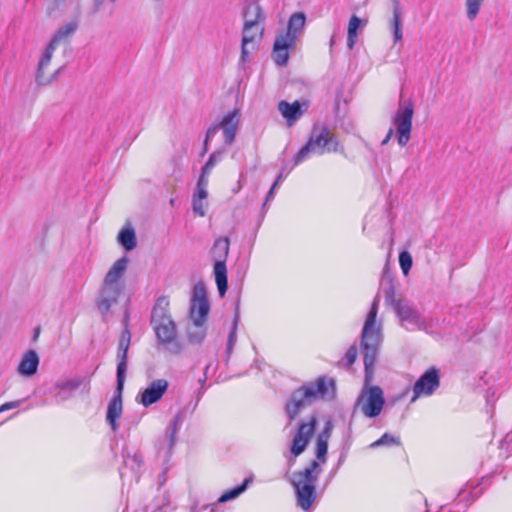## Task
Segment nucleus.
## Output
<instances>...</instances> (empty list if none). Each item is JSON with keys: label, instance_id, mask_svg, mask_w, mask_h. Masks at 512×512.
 Instances as JSON below:
<instances>
[{"label": "nucleus", "instance_id": "obj_1", "mask_svg": "<svg viewBox=\"0 0 512 512\" xmlns=\"http://www.w3.org/2000/svg\"><path fill=\"white\" fill-rule=\"evenodd\" d=\"M336 396V383L333 378L320 376L314 382L295 389L285 403L289 421H293L307 406L319 399L333 400Z\"/></svg>", "mask_w": 512, "mask_h": 512}, {"label": "nucleus", "instance_id": "obj_2", "mask_svg": "<svg viewBox=\"0 0 512 512\" xmlns=\"http://www.w3.org/2000/svg\"><path fill=\"white\" fill-rule=\"evenodd\" d=\"M379 301V296H375L361 332L360 346L363 354L366 383L371 380L374 374L379 347L383 339L382 325L376 321Z\"/></svg>", "mask_w": 512, "mask_h": 512}, {"label": "nucleus", "instance_id": "obj_3", "mask_svg": "<svg viewBox=\"0 0 512 512\" xmlns=\"http://www.w3.org/2000/svg\"><path fill=\"white\" fill-rule=\"evenodd\" d=\"M344 152V147L337 136L331 133L326 124L316 123L313 125L310 137L306 144L294 157V166L309 159L311 155H323L325 153Z\"/></svg>", "mask_w": 512, "mask_h": 512}, {"label": "nucleus", "instance_id": "obj_4", "mask_svg": "<svg viewBox=\"0 0 512 512\" xmlns=\"http://www.w3.org/2000/svg\"><path fill=\"white\" fill-rule=\"evenodd\" d=\"M168 307V299L161 296L156 300L151 312L150 324L161 344L173 343L177 337L176 324L169 314Z\"/></svg>", "mask_w": 512, "mask_h": 512}, {"label": "nucleus", "instance_id": "obj_5", "mask_svg": "<svg viewBox=\"0 0 512 512\" xmlns=\"http://www.w3.org/2000/svg\"><path fill=\"white\" fill-rule=\"evenodd\" d=\"M384 404L383 390L379 386L365 385L355 401L353 413L361 412L367 418H375L380 415Z\"/></svg>", "mask_w": 512, "mask_h": 512}, {"label": "nucleus", "instance_id": "obj_6", "mask_svg": "<svg viewBox=\"0 0 512 512\" xmlns=\"http://www.w3.org/2000/svg\"><path fill=\"white\" fill-rule=\"evenodd\" d=\"M229 238L220 237L215 240L211 255L214 260V276L219 295L223 297L228 289L226 259L229 252Z\"/></svg>", "mask_w": 512, "mask_h": 512}, {"label": "nucleus", "instance_id": "obj_7", "mask_svg": "<svg viewBox=\"0 0 512 512\" xmlns=\"http://www.w3.org/2000/svg\"><path fill=\"white\" fill-rule=\"evenodd\" d=\"M121 361L117 363V371H116V391L113 398L110 400L107 413H106V421L110 425L113 432L118 430V419L122 414V391L124 388V382L126 377L125 367V356L124 352L121 354Z\"/></svg>", "mask_w": 512, "mask_h": 512}, {"label": "nucleus", "instance_id": "obj_8", "mask_svg": "<svg viewBox=\"0 0 512 512\" xmlns=\"http://www.w3.org/2000/svg\"><path fill=\"white\" fill-rule=\"evenodd\" d=\"M78 28V24L76 21H71L62 27H60L56 33L51 38L50 42L46 46L40 60L38 63V69L36 74V80L39 84H45L43 80L44 69L50 64L53 53L59 43L65 41L71 35L75 33Z\"/></svg>", "mask_w": 512, "mask_h": 512}, {"label": "nucleus", "instance_id": "obj_9", "mask_svg": "<svg viewBox=\"0 0 512 512\" xmlns=\"http://www.w3.org/2000/svg\"><path fill=\"white\" fill-rule=\"evenodd\" d=\"M413 114L414 107L412 102H400L399 107L392 118L397 143L400 147H405L410 141Z\"/></svg>", "mask_w": 512, "mask_h": 512}, {"label": "nucleus", "instance_id": "obj_10", "mask_svg": "<svg viewBox=\"0 0 512 512\" xmlns=\"http://www.w3.org/2000/svg\"><path fill=\"white\" fill-rule=\"evenodd\" d=\"M317 425L316 415L309 416L298 423L297 430L291 441L290 452L294 457L301 455L307 448L311 437L315 433Z\"/></svg>", "mask_w": 512, "mask_h": 512}, {"label": "nucleus", "instance_id": "obj_11", "mask_svg": "<svg viewBox=\"0 0 512 512\" xmlns=\"http://www.w3.org/2000/svg\"><path fill=\"white\" fill-rule=\"evenodd\" d=\"M440 386V370L436 367L427 369L414 383L411 402L418 398L429 397L435 393Z\"/></svg>", "mask_w": 512, "mask_h": 512}, {"label": "nucleus", "instance_id": "obj_12", "mask_svg": "<svg viewBox=\"0 0 512 512\" xmlns=\"http://www.w3.org/2000/svg\"><path fill=\"white\" fill-rule=\"evenodd\" d=\"M491 484V477L485 476L477 480H469L459 491L455 498V506L466 508L476 499H478L483 491Z\"/></svg>", "mask_w": 512, "mask_h": 512}, {"label": "nucleus", "instance_id": "obj_13", "mask_svg": "<svg viewBox=\"0 0 512 512\" xmlns=\"http://www.w3.org/2000/svg\"><path fill=\"white\" fill-rule=\"evenodd\" d=\"M393 310L407 330L415 331L420 329H429L425 324V317H423L408 301L403 300L402 302H397Z\"/></svg>", "mask_w": 512, "mask_h": 512}, {"label": "nucleus", "instance_id": "obj_14", "mask_svg": "<svg viewBox=\"0 0 512 512\" xmlns=\"http://www.w3.org/2000/svg\"><path fill=\"white\" fill-rule=\"evenodd\" d=\"M210 305L206 294L205 286L201 283L196 284L193 288V296L190 306V317L192 321L205 323Z\"/></svg>", "mask_w": 512, "mask_h": 512}, {"label": "nucleus", "instance_id": "obj_15", "mask_svg": "<svg viewBox=\"0 0 512 512\" xmlns=\"http://www.w3.org/2000/svg\"><path fill=\"white\" fill-rule=\"evenodd\" d=\"M121 456L123 458L124 466L119 469L120 477L122 479H124V477H125L124 469L129 468L133 474L135 481L138 482L140 473H141V469L144 464L142 454L135 447L125 446L121 451Z\"/></svg>", "mask_w": 512, "mask_h": 512}, {"label": "nucleus", "instance_id": "obj_16", "mask_svg": "<svg viewBox=\"0 0 512 512\" xmlns=\"http://www.w3.org/2000/svg\"><path fill=\"white\" fill-rule=\"evenodd\" d=\"M169 383L165 379L153 380L143 391L137 395V401L144 407L157 403L165 394Z\"/></svg>", "mask_w": 512, "mask_h": 512}, {"label": "nucleus", "instance_id": "obj_17", "mask_svg": "<svg viewBox=\"0 0 512 512\" xmlns=\"http://www.w3.org/2000/svg\"><path fill=\"white\" fill-rule=\"evenodd\" d=\"M241 117V111L234 109L226 113L221 121L216 124L218 130H222L223 140L226 145H232L235 141L239 122Z\"/></svg>", "mask_w": 512, "mask_h": 512}, {"label": "nucleus", "instance_id": "obj_18", "mask_svg": "<svg viewBox=\"0 0 512 512\" xmlns=\"http://www.w3.org/2000/svg\"><path fill=\"white\" fill-rule=\"evenodd\" d=\"M121 291V286H112L102 283L96 300V305L103 316H106L111 307L117 303Z\"/></svg>", "mask_w": 512, "mask_h": 512}, {"label": "nucleus", "instance_id": "obj_19", "mask_svg": "<svg viewBox=\"0 0 512 512\" xmlns=\"http://www.w3.org/2000/svg\"><path fill=\"white\" fill-rule=\"evenodd\" d=\"M264 34V25H254L249 28V31L245 30V25H243L242 30V40H241V56L240 61L245 63L248 58L249 49L248 46L251 45L252 49H255L259 43L261 42Z\"/></svg>", "mask_w": 512, "mask_h": 512}, {"label": "nucleus", "instance_id": "obj_20", "mask_svg": "<svg viewBox=\"0 0 512 512\" xmlns=\"http://www.w3.org/2000/svg\"><path fill=\"white\" fill-rule=\"evenodd\" d=\"M309 105L308 100H296L293 103L282 100L278 103V110L286 119L288 126H292L308 110Z\"/></svg>", "mask_w": 512, "mask_h": 512}, {"label": "nucleus", "instance_id": "obj_21", "mask_svg": "<svg viewBox=\"0 0 512 512\" xmlns=\"http://www.w3.org/2000/svg\"><path fill=\"white\" fill-rule=\"evenodd\" d=\"M295 42L293 37L278 34L273 44L272 58L279 66H285L289 60V49Z\"/></svg>", "mask_w": 512, "mask_h": 512}, {"label": "nucleus", "instance_id": "obj_22", "mask_svg": "<svg viewBox=\"0 0 512 512\" xmlns=\"http://www.w3.org/2000/svg\"><path fill=\"white\" fill-rule=\"evenodd\" d=\"M380 290L384 293L386 303L392 308L396 306L397 302L403 301L402 299H396L395 285L388 263L384 265L382 270Z\"/></svg>", "mask_w": 512, "mask_h": 512}, {"label": "nucleus", "instance_id": "obj_23", "mask_svg": "<svg viewBox=\"0 0 512 512\" xmlns=\"http://www.w3.org/2000/svg\"><path fill=\"white\" fill-rule=\"evenodd\" d=\"M39 364L40 359L37 352L29 349L22 355L17 366V372L23 377H32L37 373Z\"/></svg>", "mask_w": 512, "mask_h": 512}, {"label": "nucleus", "instance_id": "obj_24", "mask_svg": "<svg viewBox=\"0 0 512 512\" xmlns=\"http://www.w3.org/2000/svg\"><path fill=\"white\" fill-rule=\"evenodd\" d=\"M243 19L245 30L248 32L251 26L264 25L265 15L257 2H249L244 7Z\"/></svg>", "mask_w": 512, "mask_h": 512}, {"label": "nucleus", "instance_id": "obj_25", "mask_svg": "<svg viewBox=\"0 0 512 512\" xmlns=\"http://www.w3.org/2000/svg\"><path fill=\"white\" fill-rule=\"evenodd\" d=\"M127 265L128 258L126 256L118 259L106 273L103 283L112 286H120L119 280L124 275Z\"/></svg>", "mask_w": 512, "mask_h": 512}, {"label": "nucleus", "instance_id": "obj_26", "mask_svg": "<svg viewBox=\"0 0 512 512\" xmlns=\"http://www.w3.org/2000/svg\"><path fill=\"white\" fill-rule=\"evenodd\" d=\"M320 472L319 463L313 460L303 471L294 474L293 483L315 485Z\"/></svg>", "mask_w": 512, "mask_h": 512}, {"label": "nucleus", "instance_id": "obj_27", "mask_svg": "<svg viewBox=\"0 0 512 512\" xmlns=\"http://www.w3.org/2000/svg\"><path fill=\"white\" fill-rule=\"evenodd\" d=\"M297 492V502L301 509L308 510L315 499V485L293 483Z\"/></svg>", "mask_w": 512, "mask_h": 512}, {"label": "nucleus", "instance_id": "obj_28", "mask_svg": "<svg viewBox=\"0 0 512 512\" xmlns=\"http://www.w3.org/2000/svg\"><path fill=\"white\" fill-rule=\"evenodd\" d=\"M85 379L82 377H74L65 380H58L55 383V388L59 390L58 395L62 400L67 399L74 391H76Z\"/></svg>", "mask_w": 512, "mask_h": 512}, {"label": "nucleus", "instance_id": "obj_29", "mask_svg": "<svg viewBox=\"0 0 512 512\" xmlns=\"http://www.w3.org/2000/svg\"><path fill=\"white\" fill-rule=\"evenodd\" d=\"M122 322L124 325V329L121 333L119 343H118L117 362L120 363V361H121L120 357L124 351L125 367H127L128 350H129L130 341H131V333L129 330V315L128 314H125Z\"/></svg>", "mask_w": 512, "mask_h": 512}, {"label": "nucleus", "instance_id": "obj_30", "mask_svg": "<svg viewBox=\"0 0 512 512\" xmlns=\"http://www.w3.org/2000/svg\"><path fill=\"white\" fill-rule=\"evenodd\" d=\"M306 16L303 12L293 13L287 24V31L285 33H281L280 35H288L289 37H293V41H296L298 34L302 31L305 26Z\"/></svg>", "mask_w": 512, "mask_h": 512}, {"label": "nucleus", "instance_id": "obj_31", "mask_svg": "<svg viewBox=\"0 0 512 512\" xmlns=\"http://www.w3.org/2000/svg\"><path fill=\"white\" fill-rule=\"evenodd\" d=\"M181 421H182V415L179 412L173 417V419L171 420V422L167 428V431H166V441H167L166 458H167V460L170 458V456L172 454V450H173L175 442H176V434L179 430Z\"/></svg>", "mask_w": 512, "mask_h": 512}, {"label": "nucleus", "instance_id": "obj_32", "mask_svg": "<svg viewBox=\"0 0 512 512\" xmlns=\"http://www.w3.org/2000/svg\"><path fill=\"white\" fill-rule=\"evenodd\" d=\"M117 240L126 251H132L137 246L136 234L131 226L122 228L118 233Z\"/></svg>", "mask_w": 512, "mask_h": 512}, {"label": "nucleus", "instance_id": "obj_33", "mask_svg": "<svg viewBox=\"0 0 512 512\" xmlns=\"http://www.w3.org/2000/svg\"><path fill=\"white\" fill-rule=\"evenodd\" d=\"M192 326L189 327L187 337L190 343L198 344L201 343L206 337L205 323H199L192 321Z\"/></svg>", "mask_w": 512, "mask_h": 512}, {"label": "nucleus", "instance_id": "obj_34", "mask_svg": "<svg viewBox=\"0 0 512 512\" xmlns=\"http://www.w3.org/2000/svg\"><path fill=\"white\" fill-rule=\"evenodd\" d=\"M362 27V20L356 15H352L348 25L347 46L349 47V49H353V47L355 46L358 31L362 29Z\"/></svg>", "mask_w": 512, "mask_h": 512}, {"label": "nucleus", "instance_id": "obj_35", "mask_svg": "<svg viewBox=\"0 0 512 512\" xmlns=\"http://www.w3.org/2000/svg\"><path fill=\"white\" fill-rule=\"evenodd\" d=\"M249 482L250 479L246 478L241 484L231 489H228L221 496H219V498L217 499V503H226L228 501L236 499L247 489Z\"/></svg>", "mask_w": 512, "mask_h": 512}, {"label": "nucleus", "instance_id": "obj_36", "mask_svg": "<svg viewBox=\"0 0 512 512\" xmlns=\"http://www.w3.org/2000/svg\"><path fill=\"white\" fill-rule=\"evenodd\" d=\"M249 482L250 479L246 478L241 484L231 489H228L221 496H219V498L217 499V503H226L228 501L236 499L247 489Z\"/></svg>", "mask_w": 512, "mask_h": 512}, {"label": "nucleus", "instance_id": "obj_37", "mask_svg": "<svg viewBox=\"0 0 512 512\" xmlns=\"http://www.w3.org/2000/svg\"><path fill=\"white\" fill-rule=\"evenodd\" d=\"M239 319H240L239 312H238V310H236V312L234 314V318H233L232 327L230 329V332H229V335H228V339H227L226 361L229 360V358H230V356L232 354V351H233V347H234V345L236 343V340H237L236 333H237V327H238Z\"/></svg>", "mask_w": 512, "mask_h": 512}, {"label": "nucleus", "instance_id": "obj_38", "mask_svg": "<svg viewBox=\"0 0 512 512\" xmlns=\"http://www.w3.org/2000/svg\"><path fill=\"white\" fill-rule=\"evenodd\" d=\"M400 445H401L400 437L394 436L390 433H384L378 440H376L370 444V448L375 449V448H378L381 446L391 447V446H400Z\"/></svg>", "mask_w": 512, "mask_h": 512}, {"label": "nucleus", "instance_id": "obj_39", "mask_svg": "<svg viewBox=\"0 0 512 512\" xmlns=\"http://www.w3.org/2000/svg\"><path fill=\"white\" fill-rule=\"evenodd\" d=\"M391 28H392V32H393L394 42L400 41L402 39V30H401L400 12L398 9L397 2H395V5H394Z\"/></svg>", "mask_w": 512, "mask_h": 512}, {"label": "nucleus", "instance_id": "obj_40", "mask_svg": "<svg viewBox=\"0 0 512 512\" xmlns=\"http://www.w3.org/2000/svg\"><path fill=\"white\" fill-rule=\"evenodd\" d=\"M484 0H465L466 16L473 21L479 14L481 5Z\"/></svg>", "mask_w": 512, "mask_h": 512}, {"label": "nucleus", "instance_id": "obj_41", "mask_svg": "<svg viewBox=\"0 0 512 512\" xmlns=\"http://www.w3.org/2000/svg\"><path fill=\"white\" fill-rule=\"evenodd\" d=\"M412 264H413V259H412L411 254L406 250L401 251L399 253V265H400V268L405 276H407L408 273L410 272Z\"/></svg>", "mask_w": 512, "mask_h": 512}, {"label": "nucleus", "instance_id": "obj_42", "mask_svg": "<svg viewBox=\"0 0 512 512\" xmlns=\"http://www.w3.org/2000/svg\"><path fill=\"white\" fill-rule=\"evenodd\" d=\"M223 154V150L214 151L213 153L210 154L209 158L207 159L206 163L203 165L202 168L204 170L211 172L215 165L221 161Z\"/></svg>", "mask_w": 512, "mask_h": 512}, {"label": "nucleus", "instance_id": "obj_43", "mask_svg": "<svg viewBox=\"0 0 512 512\" xmlns=\"http://www.w3.org/2000/svg\"><path fill=\"white\" fill-rule=\"evenodd\" d=\"M328 451V441L317 439L316 440V458L321 462H326Z\"/></svg>", "mask_w": 512, "mask_h": 512}, {"label": "nucleus", "instance_id": "obj_44", "mask_svg": "<svg viewBox=\"0 0 512 512\" xmlns=\"http://www.w3.org/2000/svg\"><path fill=\"white\" fill-rule=\"evenodd\" d=\"M204 199H199V198H192V208H193V212L196 214V215H199L201 217L205 216V203H204Z\"/></svg>", "mask_w": 512, "mask_h": 512}, {"label": "nucleus", "instance_id": "obj_45", "mask_svg": "<svg viewBox=\"0 0 512 512\" xmlns=\"http://www.w3.org/2000/svg\"><path fill=\"white\" fill-rule=\"evenodd\" d=\"M332 429H333V424H332L331 420L326 421L325 426H324L323 430L320 432V434L318 435L317 439L329 441Z\"/></svg>", "mask_w": 512, "mask_h": 512}, {"label": "nucleus", "instance_id": "obj_46", "mask_svg": "<svg viewBox=\"0 0 512 512\" xmlns=\"http://www.w3.org/2000/svg\"><path fill=\"white\" fill-rule=\"evenodd\" d=\"M210 173H211L210 171H207V170H204L203 168H201V173L198 178L196 187L207 188Z\"/></svg>", "mask_w": 512, "mask_h": 512}, {"label": "nucleus", "instance_id": "obj_47", "mask_svg": "<svg viewBox=\"0 0 512 512\" xmlns=\"http://www.w3.org/2000/svg\"><path fill=\"white\" fill-rule=\"evenodd\" d=\"M425 324L428 326L429 329H423L426 333L429 334H435L437 333V326H438V320L434 318H426L425 317Z\"/></svg>", "mask_w": 512, "mask_h": 512}, {"label": "nucleus", "instance_id": "obj_48", "mask_svg": "<svg viewBox=\"0 0 512 512\" xmlns=\"http://www.w3.org/2000/svg\"><path fill=\"white\" fill-rule=\"evenodd\" d=\"M357 358V348L352 345L345 353V359L348 365H352Z\"/></svg>", "mask_w": 512, "mask_h": 512}, {"label": "nucleus", "instance_id": "obj_49", "mask_svg": "<svg viewBox=\"0 0 512 512\" xmlns=\"http://www.w3.org/2000/svg\"><path fill=\"white\" fill-rule=\"evenodd\" d=\"M208 196L207 188L196 187L192 198L206 199Z\"/></svg>", "mask_w": 512, "mask_h": 512}, {"label": "nucleus", "instance_id": "obj_50", "mask_svg": "<svg viewBox=\"0 0 512 512\" xmlns=\"http://www.w3.org/2000/svg\"><path fill=\"white\" fill-rule=\"evenodd\" d=\"M217 131H218V129L216 127V124L210 126L207 129L206 137H205V141H204L205 146L207 145L208 141L216 134Z\"/></svg>", "mask_w": 512, "mask_h": 512}, {"label": "nucleus", "instance_id": "obj_51", "mask_svg": "<svg viewBox=\"0 0 512 512\" xmlns=\"http://www.w3.org/2000/svg\"><path fill=\"white\" fill-rule=\"evenodd\" d=\"M20 405V401H11L4 403L0 406V413L9 409L17 408Z\"/></svg>", "mask_w": 512, "mask_h": 512}, {"label": "nucleus", "instance_id": "obj_52", "mask_svg": "<svg viewBox=\"0 0 512 512\" xmlns=\"http://www.w3.org/2000/svg\"><path fill=\"white\" fill-rule=\"evenodd\" d=\"M275 189L276 188H273V186H271L270 190L268 191L266 199H265V202L263 203V206H262V212L263 213H265V211H266V204H267V202L270 201L273 198L274 190Z\"/></svg>", "mask_w": 512, "mask_h": 512}, {"label": "nucleus", "instance_id": "obj_53", "mask_svg": "<svg viewBox=\"0 0 512 512\" xmlns=\"http://www.w3.org/2000/svg\"><path fill=\"white\" fill-rule=\"evenodd\" d=\"M106 0H94L93 2V10L94 12H98L102 5L104 4ZM110 2H115L116 0H109Z\"/></svg>", "mask_w": 512, "mask_h": 512}, {"label": "nucleus", "instance_id": "obj_54", "mask_svg": "<svg viewBox=\"0 0 512 512\" xmlns=\"http://www.w3.org/2000/svg\"><path fill=\"white\" fill-rule=\"evenodd\" d=\"M393 134H394V129H393V128H390V129L388 130V132H387L386 137L382 140L381 145H382V146L386 145V144L390 141V139H391V137L393 136Z\"/></svg>", "mask_w": 512, "mask_h": 512}, {"label": "nucleus", "instance_id": "obj_55", "mask_svg": "<svg viewBox=\"0 0 512 512\" xmlns=\"http://www.w3.org/2000/svg\"><path fill=\"white\" fill-rule=\"evenodd\" d=\"M285 175H284V172L281 171L278 176L276 177L274 183L272 184L273 188H276L281 182L282 180L284 179Z\"/></svg>", "mask_w": 512, "mask_h": 512}, {"label": "nucleus", "instance_id": "obj_56", "mask_svg": "<svg viewBox=\"0 0 512 512\" xmlns=\"http://www.w3.org/2000/svg\"><path fill=\"white\" fill-rule=\"evenodd\" d=\"M209 368H210V364H208V365H206V366H205V369H204V377L199 379V382H200L202 385L205 383V381H206V379H207V372H208Z\"/></svg>", "mask_w": 512, "mask_h": 512}, {"label": "nucleus", "instance_id": "obj_57", "mask_svg": "<svg viewBox=\"0 0 512 512\" xmlns=\"http://www.w3.org/2000/svg\"><path fill=\"white\" fill-rule=\"evenodd\" d=\"M504 440H505L506 442H508V441H512V437H511L509 434H507V435L505 436Z\"/></svg>", "mask_w": 512, "mask_h": 512}, {"label": "nucleus", "instance_id": "obj_58", "mask_svg": "<svg viewBox=\"0 0 512 512\" xmlns=\"http://www.w3.org/2000/svg\"><path fill=\"white\" fill-rule=\"evenodd\" d=\"M61 69H62V68H59V69H57V70L55 71V73H54V77H56V76L60 73Z\"/></svg>", "mask_w": 512, "mask_h": 512}, {"label": "nucleus", "instance_id": "obj_59", "mask_svg": "<svg viewBox=\"0 0 512 512\" xmlns=\"http://www.w3.org/2000/svg\"><path fill=\"white\" fill-rule=\"evenodd\" d=\"M334 43V36L331 38L330 45L332 46Z\"/></svg>", "mask_w": 512, "mask_h": 512}, {"label": "nucleus", "instance_id": "obj_60", "mask_svg": "<svg viewBox=\"0 0 512 512\" xmlns=\"http://www.w3.org/2000/svg\"><path fill=\"white\" fill-rule=\"evenodd\" d=\"M202 393H203L202 390H199L198 391V397H200L202 395Z\"/></svg>", "mask_w": 512, "mask_h": 512}, {"label": "nucleus", "instance_id": "obj_61", "mask_svg": "<svg viewBox=\"0 0 512 512\" xmlns=\"http://www.w3.org/2000/svg\"><path fill=\"white\" fill-rule=\"evenodd\" d=\"M343 456L340 457L339 459V463L343 462V459H342Z\"/></svg>", "mask_w": 512, "mask_h": 512}]
</instances>
